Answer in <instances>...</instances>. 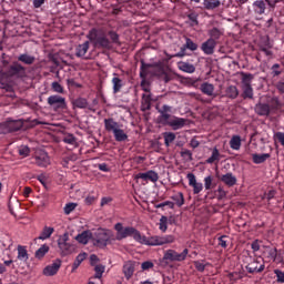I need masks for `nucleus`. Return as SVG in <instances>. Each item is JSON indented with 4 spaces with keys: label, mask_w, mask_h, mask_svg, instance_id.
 Wrapping results in <instances>:
<instances>
[{
    "label": "nucleus",
    "mask_w": 284,
    "mask_h": 284,
    "mask_svg": "<svg viewBox=\"0 0 284 284\" xmlns=\"http://www.w3.org/2000/svg\"><path fill=\"white\" fill-rule=\"evenodd\" d=\"M246 270L248 274H261V272L265 270V264H261L258 266V260H254L253 262L246 265Z\"/></svg>",
    "instance_id": "20"
},
{
    "label": "nucleus",
    "mask_w": 284,
    "mask_h": 284,
    "mask_svg": "<svg viewBox=\"0 0 284 284\" xmlns=\"http://www.w3.org/2000/svg\"><path fill=\"white\" fill-rule=\"evenodd\" d=\"M219 181L227 185V187H234L236 185V178L232 172L225 173L223 175H217Z\"/></svg>",
    "instance_id": "15"
},
{
    "label": "nucleus",
    "mask_w": 284,
    "mask_h": 284,
    "mask_svg": "<svg viewBox=\"0 0 284 284\" xmlns=\"http://www.w3.org/2000/svg\"><path fill=\"white\" fill-rule=\"evenodd\" d=\"M154 77H158L164 83H170L174 79V74L171 72L165 71L163 67H158L156 70L153 71Z\"/></svg>",
    "instance_id": "13"
},
{
    "label": "nucleus",
    "mask_w": 284,
    "mask_h": 284,
    "mask_svg": "<svg viewBox=\"0 0 284 284\" xmlns=\"http://www.w3.org/2000/svg\"><path fill=\"white\" fill-rule=\"evenodd\" d=\"M216 41L212 39H207L205 42L201 44V50L204 52L206 55H212L214 54V50H216Z\"/></svg>",
    "instance_id": "16"
},
{
    "label": "nucleus",
    "mask_w": 284,
    "mask_h": 284,
    "mask_svg": "<svg viewBox=\"0 0 284 284\" xmlns=\"http://www.w3.org/2000/svg\"><path fill=\"white\" fill-rule=\"evenodd\" d=\"M114 230L116 232L115 235L110 230L99 229L94 233L93 245L101 248L108 247V245H114L115 241H123V239H128V236H132L140 245H149L150 247L170 245L176 241L174 235H153L148 237L142 235L141 232L133 226H123L121 222L114 225Z\"/></svg>",
    "instance_id": "1"
},
{
    "label": "nucleus",
    "mask_w": 284,
    "mask_h": 284,
    "mask_svg": "<svg viewBox=\"0 0 284 284\" xmlns=\"http://www.w3.org/2000/svg\"><path fill=\"white\" fill-rule=\"evenodd\" d=\"M212 175H209L204 179V186H205V190H212Z\"/></svg>",
    "instance_id": "59"
},
{
    "label": "nucleus",
    "mask_w": 284,
    "mask_h": 284,
    "mask_svg": "<svg viewBox=\"0 0 284 284\" xmlns=\"http://www.w3.org/2000/svg\"><path fill=\"white\" fill-rule=\"evenodd\" d=\"M34 161L39 168H48L50 165V156H48V153L45 152L36 155Z\"/></svg>",
    "instance_id": "21"
},
{
    "label": "nucleus",
    "mask_w": 284,
    "mask_h": 284,
    "mask_svg": "<svg viewBox=\"0 0 284 284\" xmlns=\"http://www.w3.org/2000/svg\"><path fill=\"white\" fill-rule=\"evenodd\" d=\"M19 155L23 156V159H26V156H30V148L28 146H21L19 150Z\"/></svg>",
    "instance_id": "54"
},
{
    "label": "nucleus",
    "mask_w": 284,
    "mask_h": 284,
    "mask_svg": "<svg viewBox=\"0 0 284 284\" xmlns=\"http://www.w3.org/2000/svg\"><path fill=\"white\" fill-rule=\"evenodd\" d=\"M181 156H182V159H186V161H192L193 160L192 151H190L187 149L181 151Z\"/></svg>",
    "instance_id": "56"
},
{
    "label": "nucleus",
    "mask_w": 284,
    "mask_h": 284,
    "mask_svg": "<svg viewBox=\"0 0 284 284\" xmlns=\"http://www.w3.org/2000/svg\"><path fill=\"white\" fill-rule=\"evenodd\" d=\"M275 88H276V90H278V92H281V94H284V82L283 81L277 82Z\"/></svg>",
    "instance_id": "64"
},
{
    "label": "nucleus",
    "mask_w": 284,
    "mask_h": 284,
    "mask_svg": "<svg viewBox=\"0 0 284 284\" xmlns=\"http://www.w3.org/2000/svg\"><path fill=\"white\" fill-rule=\"evenodd\" d=\"M123 273L125 278L130 280L132 278L133 274H134V266H132V264H125L123 266Z\"/></svg>",
    "instance_id": "44"
},
{
    "label": "nucleus",
    "mask_w": 284,
    "mask_h": 284,
    "mask_svg": "<svg viewBox=\"0 0 284 284\" xmlns=\"http://www.w3.org/2000/svg\"><path fill=\"white\" fill-rule=\"evenodd\" d=\"M18 61H20L21 63H24V65H32V63H34L36 61V58L34 55L22 53L18 57Z\"/></svg>",
    "instance_id": "34"
},
{
    "label": "nucleus",
    "mask_w": 284,
    "mask_h": 284,
    "mask_svg": "<svg viewBox=\"0 0 284 284\" xmlns=\"http://www.w3.org/2000/svg\"><path fill=\"white\" fill-rule=\"evenodd\" d=\"M90 50V41H85L82 44H79L75 49V57L81 58L84 54H88Z\"/></svg>",
    "instance_id": "27"
},
{
    "label": "nucleus",
    "mask_w": 284,
    "mask_h": 284,
    "mask_svg": "<svg viewBox=\"0 0 284 284\" xmlns=\"http://www.w3.org/2000/svg\"><path fill=\"white\" fill-rule=\"evenodd\" d=\"M90 239H92V232L90 231H83L75 236V241H78V243H81L82 245H88Z\"/></svg>",
    "instance_id": "25"
},
{
    "label": "nucleus",
    "mask_w": 284,
    "mask_h": 284,
    "mask_svg": "<svg viewBox=\"0 0 284 284\" xmlns=\"http://www.w3.org/2000/svg\"><path fill=\"white\" fill-rule=\"evenodd\" d=\"M68 241H70V235H68V233H64L58 239V247L64 254H70V251L72 248V245H70Z\"/></svg>",
    "instance_id": "12"
},
{
    "label": "nucleus",
    "mask_w": 284,
    "mask_h": 284,
    "mask_svg": "<svg viewBox=\"0 0 284 284\" xmlns=\"http://www.w3.org/2000/svg\"><path fill=\"white\" fill-rule=\"evenodd\" d=\"M224 32L225 31L223 29L213 27L212 29H210L207 31V34L210 37L209 39H212V41H219V39H221V37H223Z\"/></svg>",
    "instance_id": "26"
},
{
    "label": "nucleus",
    "mask_w": 284,
    "mask_h": 284,
    "mask_svg": "<svg viewBox=\"0 0 284 284\" xmlns=\"http://www.w3.org/2000/svg\"><path fill=\"white\" fill-rule=\"evenodd\" d=\"M139 179H141L142 181H145L148 183V181H151V183H156V181H159V173H156L155 171L149 170L144 173H138L135 175V181H139Z\"/></svg>",
    "instance_id": "11"
},
{
    "label": "nucleus",
    "mask_w": 284,
    "mask_h": 284,
    "mask_svg": "<svg viewBox=\"0 0 284 284\" xmlns=\"http://www.w3.org/2000/svg\"><path fill=\"white\" fill-rule=\"evenodd\" d=\"M194 267L197 272H205V264L201 261H195Z\"/></svg>",
    "instance_id": "57"
},
{
    "label": "nucleus",
    "mask_w": 284,
    "mask_h": 284,
    "mask_svg": "<svg viewBox=\"0 0 284 284\" xmlns=\"http://www.w3.org/2000/svg\"><path fill=\"white\" fill-rule=\"evenodd\" d=\"M93 267L95 272V275L93 278H98L99 281H101V277L103 276V272H105V266H103L102 264H98Z\"/></svg>",
    "instance_id": "45"
},
{
    "label": "nucleus",
    "mask_w": 284,
    "mask_h": 284,
    "mask_svg": "<svg viewBox=\"0 0 284 284\" xmlns=\"http://www.w3.org/2000/svg\"><path fill=\"white\" fill-rule=\"evenodd\" d=\"M186 178L190 187H193V194H201V192H203V183L196 182V175H194V173H189Z\"/></svg>",
    "instance_id": "14"
},
{
    "label": "nucleus",
    "mask_w": 284,
    "mask_h": 284,
    "mask_svg": "<svg viewBox=\"0 0 284 284\" xmlns=\"http://www.w3.org/2000/svg\"><path fill=\"white\" fill-rule=\"evenodd\" d=\"M200 90L202 93H204L206 97H214V84L209 82H203L200 85Z\"/></svg>",
    "instance_id": "28"
},
{
    "label": "nucleus",
    "mask_w": 284,
    "mask_h": 284,
    "mask_svg": "<svg viewBox=\"0 0 284 284\" xmlns=\"http://www.w3.org/2000/svg\"><path fill=\"white\" fill-rule=\"evenodd\" d=\"M19 130H23V120L8 119L0 123V134H10L11 132H19Z\"/></svg>",
    "instance_id": "6"
},
{
    "label": "nucleus",
    "mask_w": 284,
    "mask_h": 284,
    "mask_svg": "<svg viewBox=\"0 0 284 284\" xmlns=\"http://www.w3.org/2000/svg\"><path fill=\"white\" fill-rule=\"evenodd\" d=\"M60 268H61V262H55L51 265H48L43 270V274H44V276H54V274H57Z\"/></svg>",
    "instance_id": "24"
},
{
    "label": "nucleus",
    "mask_w": 284,
    "mask_h": 284,
    "mask_svg": "<svg viewBox=\"0 0 284 284\" xmlns=\"http://www.w3.org/2000/svg\"><path fill=\"white\" fill-rule=\"evenodd\" d=\"M275 141H278V143H281V145H283L284 148V133L283 132H277L274 135Z\"/></svg>",
    "instance_id": "61"
},
{
    "label": "nucleus",
    "mask_w": 284,
    "mask_h": 284,
    "mask_svg": "<svg viewBox=\"0 0 284 284\" xmlns=\"http://www.w3.org/2000/svg\"><path fill=\"white\" fill-rule=\"evenodd\" d=\"M77 210V204L75 203H68L64 206V214H72Z\"/></svg>",
    "instance_id": "53"
},
{
    "label": "nucleus",
    "mask_w": 284,
    "mask_h": 284,
    "mask_svg": "<svg viewBox=\"0 0 284 284\" xmlns=\"http://www.w3.org/2000/svg\"><path fill=\"white\" fill-rule=\"evenodd\" d=\"M254 75L252 73L242 72V98L254 99V89L252 88V81Z\"/></svg>",
    "instance_id": "5"
},
{
    "label": "nucleus",
    "mask_w": 284,
    "mask_h": 284,
    "mask_svg": "<svg viewBox=\"0 0 284 284\" xmlns=\"http://www.w3.org/2000/svg\"><path fill=\"white\" fill-rule=\"evenodd\" d=\"M270 156H272L270 153H263V154L254 153L252 154V160H253V163H255V165H261V163H265V161H267Z\"/></svg>",
    "instance_id": "31"
},
{
    "label": "nucleus",
    "mask_w": 284,
    "mask_h": 284,
    "mask_svg": "<svg viewBox=\"0 0 284 284\" xmlns=\"http://www.w3.org/2000/svg\"><path fill=\"white\" fill-rule=\"evenodd\" d=\"M104 130L112 132L118 143H125V141H128V133H125L119 122L114 121L112 118L104 119Z\"/></svg>",
    "instance_id": "3"
},
{
    "label": "nucleus",
    "mask_w": 284,
    "mask_h": 284,
    "mask_svg": "<svg viewBox=\"0 0 284 284\" xmlns=\"http://www.w3.org/2000/svg\"><path fill=\"white\" fill-rule=\"evenodd\" d=\"M74 108H79L80 110H84V108H88V100L84 98H78L73 101Z\"/></svg>",
    "instance_id": "42"
},
{
    "label": "nucleus",
    "mask_w": 284,
    "mask_h": 284,
    "mask_svg": "<svg viewBox=\"0 0 284 284\" xmlns=\"http://www.w3.org/2000/svg\"><path fill=\"white\" fill-rule=\"evenodd\" d=\"M87 256H88V254H85V253H80V254L77 256V258H75V261H74V263H73V270H77V268L79 267V265H81V262H82L84 258H87Z\"/></svg>",
    "instance_id": "49"
},
{
    "label": "nucleus",
    "mask_w": 284,
    "mask_h": 284,
    "mask_svg": "<svg viewBox=\"0 0 284 284\" xmlns=\"http://www.w3.org/2000/svg\"><path fill=\"white\" fill-rule=\"evenodd\" d=\"M185 50H191V52H196L199 50V44H196L192 39L185 38V44L181 47L180 52H178L174 57L183 58L185 57Z\"/></svg>",
    "instance_id": "9"
},
{
    "label": "nucleus",
    "mask_w": 284,
    "mask_h": 284,
    "mask_svg": "<svg viewBox=\"0 0 284 284\" xmlns=\"http://www.w3.org/2000/svg\"><path fill=\"white\" fill-rule=\"evenodd\" d=\"M255 112L258 116H270V112H272V110L270 109V104L258 103L255 105Z\"/></svg>",
    "instance_id": "23"
},
{
    "label": "nucleus",
    "mask_w": 284,
    "mask_h": 284,
    "mask_svg": "<svg viewBox=\"0 0 284 284\" xmlns=\"http://www.w3.org/2000/svg\"><path fill=\"white\" fill-rule=\"evenodd\" d=\"M52 234H54V227L44 226L38 239L40 241H45V240L50 239V236H52Z\"/></svg>",
    "instance_id": "33"
},
{
    "label": "nucleus",
    "mask_w": 284,
    "mask_h": 284,
    "mask_svg": "<svg viewBox=\"0 0 284 284\" xmlns=\"http://www.w3.org/2000/svg\"><path fill=\"white\" fill-rule=\"evenodd\" d=\"M187 254H190V250L184 248L183 252L179 253L175 250L169 248L164 252L162 257V263L165 265H170V263H183L185 258H187Z\"/></svg>",
    "instance_id": "4"
},
{
    "label": "nucleus",
    "mask_w": 284,
    "mask_h": 284,
    "mask_svg": "<svg viewBox=\"0 0 284 284\" xmlns=\"http://www.w3.org/2000/svg\"><path fill=\"white\" fill-rule=\"evenodd\" d=\"M230 148L232 150H241V136L240 135H233L230 141Z\"/></svg>",
    "instance_id": "40"
},
{
    "label": "nucleus",
    "mask_w": 284,
    "mask_h": 284,
    "mask_svg": "<svg viewBox=\"0 0 284 284\" xmlns=\"http://www.w3.org/2000/svg\"><path fill=\"white\" fill-rule=\"evenodd\" d=\"M154 267V263L146 261L142 263V270H152Z\"/></svg>",
    "instance_id": "63"
},
{
    "label": "nucleus",
    "mask_w": 284,
    "mask_h": 284,
    "mask_svg": "<svg viewBox=\"0 0 284 284\" xmlns=\"http://www.w3.org/2000/svg\"><path fill=\"white\" fill-rule=\"evenodd\" d=\"M277 283H284V272L281 270H274Z\"/></svg>",
    "instance_id": "55"
},
{
    "label": "nucleus",
    "mask_w": 284,
    "mask_h": 284,
    "mask_svg": "<svg viewBox=\"0 0 284 284\" xmlns=\"http://www.w3.org/2000/svg\"><path fill=\"white\" fill-rule=\"evenodd\" d=\"M51 90L53 92H57L58 94H63L64 90H63V85H61L59 82H52L51 83Z\"/></svg>",
    "instance_id": "48"
},
{
    "label": "nucleus",
    "mask_w": 284,
    "mask_h": 284,
    "mask_svg": "<svg viewBox=\"0 0 284 284\" xmlns=\"http://www.w3.org/2000/svg\"><path fill=\"white\" fill-rule=\"evenodd\" d=\"M219 161H221V153L219 152V149L214 148L212 155L206 160V163L212 165V163H219Z\"/></svg>",
    "instance_id": "36"
},
{
    "label": "nucleus",
    "mask_w": 284,
    "mask_h": 284,
    "mask_svg": "<svg viewBox=\"0 0 284 284\" xmlns=\"http://www.w3.org/2000/svg\"><path fill=\"white\" fill-rule=\"evenodd\" d=\"M178 67L179 70L186 72L187 74H194V72H196V67L187 62H179Z\"/></svg>",
    "instance_id": "29"
},
{
    "label": "nucleus",
    "mask_w": 284,
    "mask_h": 284,
    "mask_svg": "<svg viewBox=\"0 0 284 284\" xmlns=\"http://www.w3.org/2000/svg\"><path fill=\"white\" fill-rule=\"evenodd\" d=\"M171 199L178 207H183V205H185V196L183 195V192L174 193Z\"/></svg>",
    "instance_id": "30"
},
{
    "label": "nucleus",
    "mask_w": 284,
    "mask_h": 284,
    "mask_svg": "<svg viewBox=\"0 0 284 284\" xmlns=\"http://www.w3.org/2000/svg\"><path fill=\"white\" fill-rule=\"evenodd\" d=\"M87 38L95 50H112V43L121 45L119 33L113 30L105 32L103 29L93 28L89 31Z\"/></svg>",
    "instance_id": "2"
},
{
    "label": "nucleus",
    "mask_w": 284,
    "mask_h": 284,
    "mask_svg": "<svg viewBox=\"0 0 284 284\" xmlns=\"http://www.w3.org/2000/svg\"><path fill=\"white\" fill-rule=\"evenodd\" d=\"M63 143H67L68 145H75L77 138L73 134H68L63 138Z\"/></svg>",
    "instance_id": "51"
},
{
    "label": "nucleus",
    "mask_w": 284,
    "mask_h": 284,
    "mask_svg": "<svg viewBox=\"0 0 284 284\" xmlns=\"http://www.w3.org/2000/svg\"><path fill=\"white\" fill-rule=\"evenodd\" d=\"M187 123V120L185 118H179V116H172L169 125L172 128V130H181L182 128H185V124Z\"/></svg>",
    "instance_id": "17"
},
{
    "label": "nucleus",
    "mask_w": 284,
    "mask_h": 284,
    "mask_svg": "<svg viewBox=\"0 0 284 284\" xmlns=\"http://www.w3.org/2000/svg\"><path fill=\"white\" fill-rule=\"evenodd\" d=\"M48 105L54 110V112H62V110H65L68 108V103L65 102V98L54 94L50 95L47 99Z\"/></svg>",
    "instance_id": "7"
},
{
    "label": "nucleus",
    "mask_w": 284,
    "mask_h": 284,
    "mask_svg": "<svg viewBox=\"0 0 284 284\" xmlns=\"http://www.w3.org/2000/svg\"><path fill=\"white\" fill-rule=\"evenodd\" d=\"M187 19L192 22V26H199V13L192 11L187 14Z\"/></svg>",
    "instance_id": "50"
},
{
    "label": "nucleus",
    "mask_w": 284,
    "mask_h": 284,
    "mask_svg": "<svg viewBox=\"0 0 284 284\" xmlns=\"http://www.w3.org/2000/svg\"><path fill=\"white\" fill-rule=\"evenodd\" d=\"M163 136H164V144L166 145V148H170V145H172V143H174V141H176L175 133L164 132Z\"/></svg>",
    "instance_id": "37"
},
{
    "label": "nucleus",
    "mask_w": 284,
    "mask_h": 284,
    "mask_svg": "<svg viewBox=\"0 0 284 284\" xmlns=\"http://www.w3.org/2000/svg\"><path fill=\"white\" fill-rule=\"evenodd\" d=\"M18 255L17 261H20V263H28L30 261V254H28V247L23 245H18L17 247Z\"/></svg>",
    "instance_id": "19"
},
{
    "label": "nucleus",
    "mask_w": 284,
    "mask_h": 284,
    "mask_svg": "<svg viewBox=\"0 0 284 284\" xmlns=\"http://www.w3.org/2000/svg\"><path fill=\"white\" fill-rule=\"evenodd\" d=\"M268 106L270 110L276 111L281 110L283 108V104L281 103V100H278V98L274 97L271 99Z\"/></svg>",
    "instance_id": "41"
},
{
    "label": "nucleus",
    "mask_w": 284,
    "mask_h": 284,
    "mask_svg": "<svg viewBox=\"0 0 284 284\" xmlns=\"http://www.w3.org/2000/svg\"><path fill=\"white\" fill-rule=\"evenodd\" d=\"M159 67H153L152 64H148L145 63V61L141 60V67H140V78L142 79L141 81V85H145V83H148V75L152 74L154 77V71L158 69Z\"/></svg>",
    "instance_id": "8"
},
{
    "label": "nucleus",
    "mask_w": 284,
    "mask_h": 284,
    "mask_svg": "<svg viewBox=\"0 0 284 284\" xmlns=\"http://www.w3.org/2000/svg\"><path fill=\"white\" fill-rule=\"evenodd\" d=\"M227 235H222L217 239L220 247H227Z\"/></svg>",
    "instance_id": "60"
},
{
    "label": "nucleus",
    "mask_w": 284,
    "mask_h": 284,
    "mask_svg": "<svg viewBox=\"0 0 284 284\" xmlns=\"http://www.w3.org/2000/svg\"><path fill=\"white\" fill-rule=\"evenodd\" d=\"M9 77H17L18 79H23L26 77V68L20 63H13L8 70Z\"/></svg>",
    "instance_id": "10"
},
{
    "label": "nucleus",
    "mask_w": 284,
    "mask_h": 284,
    "mask_svg": "<svg viewBox=\"0 0 284 284\" xmlns=\"http://www.w3.org/2000/svg\"><path fill=\"white\" fill-rule=\"evenodd\" d=\"M159 225V230H161L163 233L168 232V216L162 215Z\"/></svg>",
    "instance_id": "46"
},
{
    "label": "nucleus",
    "mask_w": 284,
    "mask_h": 284,
    "mask_svg": "<svg viewBox=\"0 0 284 284\" xmlns=\"http://www.w3.org/2000/svg\"><path fill=\"white\" fill-rule=\"evenodd\" d=\"M152 101H154L152 99V93L142 94V102H141V110L142 112H148V110H152Z\"/></svg>",
    "instance_id": "22"
},
{
    "label": "nucleus",
    "mask_w": 284,
    "mask_h": 284,
    "mask_svg": "<svg viewBox=\"0 0 284 284\" xmlns=\"http://www.w3.org/2000/svg\"><path fill=\"white\" fill-rule=\"evenodd\" d=\"M226 196H227V192L223 187L219 186L217 189L219 201H222V199H225Z\"/></svg>",
    "instance_id": "58"
},
{
    "label": "nucleus",
    "mask_w": 284,
    "mask_h": 284,
    "mask_svg": "<svg viewBox=\"0 0 284 284\" xmlns=\"http://www.w3.org/2000/svg\"><path fill=\"white\" fill-rule=\"evenodd\" d=\"M172 120V115L170 113H160L158 116V123L161 125H170V121Z\"/></svg>",
    "instance_id": "39"
},
{
    "label": "nucleus",
    "mask_w": 284,
    "mask_h": 284,
    "mask_svg": "<svg viewBox=\"0 0 284 284\" xmlns=\"http://www.w3.org/2000/svg\"><path fill=\"white\" fill-rule=\"evenodd\" d=\"M155 110H158L159 114H171L172 106L164 104L162 108H159V105H156Z\"/></svg>",
    "instance_id": "47"
},
{
    "label": "nucleus",
    "mask_w": 284,
    "mask_h": 284,
    "mask_svg": "<svg viewBox=\"0 0 284 284\" xmlns=\"http://www.w3.org/2000/svg\"><path fill=\"white\" fill-rule=\"evenodd\" d=\"M111 83L113 85V94H119V92H121V88H123V80L119 77H114L112 78Z\"/></svg>",
    "instance_id": "35"
},
{
    "label": "nucleus",
    "mask_w": 284,
    "mask_h": 284,
    "mask_svg": "<svg viewBox=\"0 0 284 284\" xmlns=\"http://www.w3.org/2000/svg\"><path fill=\"white\" fill-rule=\"evenodd\" d=\"M225 94L227 99H236L239 97V89L236 85H230L226 88Z\"/></svg>",
    "instance_id": "38"
},
{
    "label": "nucleus",
    "mask_w": 284,
    "mask_h": 284,
    "mask_svg": "<svg viewBox=\"0 0 284 284\" xmlns=\"http://www.w3.org/2000/svg\"><path fill=\"white\" fill-rule=\"evenodd\" d=\"M203 8L204 10H216L221 8V0H204Z\"/></svg>",
    "instance_id": "32"
},
{
    "label": "nucleus",
    "mask_w": 284,
    "mask_h": 284,
    "mask_svg": "<svg viewBox=\"0 0 284 284\" xmlns=\"http://www.w3.org/2000/svg\"><path fill=\"white\" fill-rule=\"evenodd\" d=\"M278 68H281V64H278V63H275L272 65L271 70H272L273 77H281V74H283V71L278 70Z\"/></svg>",
    "instance_id": "52"
},
{
    "label": "nucleus",
    "mask_w": 284,
    "mask_h": 284,
    "mask_svg": "<svg viewBox=\"0 0 284 284\" xmlns=\"http://www.w3.org/2000/svg\"><path fill=\"white\" fill-rule=\"evenodd\" d=\"M8 77H10L8 74V72H0V84L1 85H6V83H8Z\"/></svg>",
    "instance_id": "62"
},
{
    "label": "nucleus",
    "mask_w": 284,
    "mask_h": 284,
    "mask_svg": "<svg viewBox=\"0 0 284 284\" xmlns=\"http://www.w3.org/2000/svg\"><path fill=\"white\" fill-rule=\"evenodd\" d=\"M47 252H50V246L43 244L40 248L36 251V258H43Z\"/></svg>",
    "instance_id": "43"
},
{
    "label": "nucleus",
    "mask_w": 284,
    "mask_h": 284,
    "mask_svg": "<svg viewBox=\"0 0 284 284\" xmlns=\"http://www.w3.org/2000/svg\"><path fill=\"white\" fill-rule=\"evenodd\" d=\"M267 1L265 0H255L252 4L254 14H263L267 10Z\"/></svg>",
    "instance_id": "18"
}]
</instances>
